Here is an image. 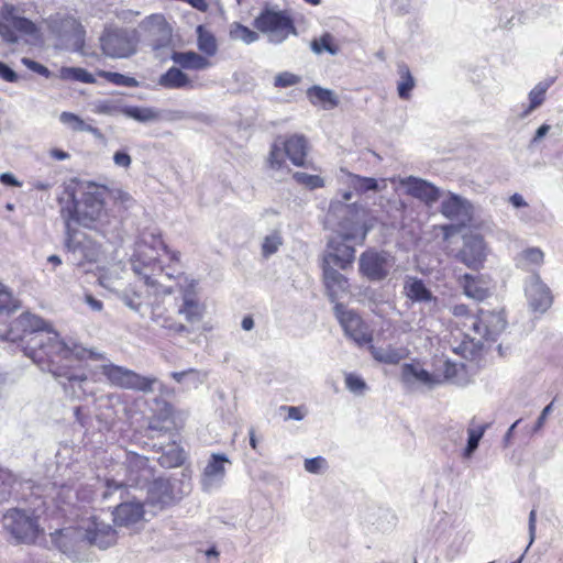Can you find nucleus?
Instances as JSON below:
<instances>
[{"label":"nucleus","instance_id":"nucleus-3","mask_svg":"<svg viewBox=\"0 0 563 563\" xmlns=\"http://www.w3.org/2000/svg\"><path fill=\"white\" fill-rule=\"evenodd\" d=\"M455 317L464 318L461 322L464 340L453 349L464 358L473 357L482 350L484 342L495 341L506 328V318L503 311L481 310L478 314L468 313L465 305H456L452 308Z\"/></svg>","mask_w":563,"mask_h":563},{"label":"nucleus","instance_id":"nucleus-39","mask_svg":"<svg viewBox=\"0 0 563 563\" xmlns=\"http://www.w3.org/2000/svg\"><path fill=\"white\" fill-rule=\"evenodd\" d=\"M488 429V424H478L474 426L473 421L471 422L467 429V444L463 450L462 456L464 459H471L475 451L478 448L479 441L484 437L486 430Z\"/></svg>","mask_w":563,"mask_h":563},{"label":"nucleus","instance_id":"nucleus-29","mask_svg":"<svg viewBox=\"0 0 563 563\" xmlns=\"http://www.w3.org/2000/svg\"><path fill=\"white\" fill-rule=\"evenodd\" d=\"M402 377L406 382H418L429 388L442 384L441 375L431 374L416 364H405L402 367Z\"/></svg>","mask_w":563,"mask_h":563},{"label":"nucleus","instance_id":"nucleus-40","mask_svg":"<svg viewBox=\"0 0 563 563\" xmlns=\"http://www.w3.org/2000/svg\"><path fill=\"white\" fill-rule=\"evenodd\" d=\"M344 173V170L342 169ZM347 176L349 185L358 194H365L367 191H378L382 188L377 179L373 177H363L356 174L345 172Z\"/></svg>","mask_w":563,"mask_h":563},{"label":"nucleus","instance_id":"nucleus-20","mask_svg":"<svg viewBox=\"0 0 563 563\" xmlns=\"http://www.w3.org/2000/svg\"><path fill=\"white\" fill-rule=\"evenodd\" d=\"M86 544H95L100 549H108L117 540L115 530L107 522L92 517L85 526H82Z\"/></svg>","mask_w":563,"mask_h":563},{"label":"nucleus","instance_id":"nucleus-11","mask_svg":"<svg viewBox=\"0 0 563 563\" xmlns=\"http://www.w3.org/2000/svg\"><path fill=\"white\" fill-rule=\"evenodd\" d=\"M140 27L147 33L152 49L158 58L165 59L172 54V27L164 15L152 14L141 22Z\"/></svg>","mask_w":563,"mask_h":563},{"label":"nucleus","instance_id":"nucleus-7","mask_svg":"<svg viewBox=\"0 0 563 563\" xmlns=\"http://www.w3.org/2000/svg\"><path fill=\"white\" fill-rule=\"evenodd\" d=\"M136 30L107 24L99 36L102 54L112 59L129 58L137 51Z\"/></svg>","mask_w":563,"mask_h":563},{"label":"nucleus","instance_id":"nucleus-57","mask_svg":"<svg viewBox=\"0 0 563 563\" xmlns=\"http://www.w3.org/2000/svg\"><path fill=\"white\" fill-rule=\"evenodd\" d=\"M464 369L463 364H456L451 363L450 361H446L444 363V369L443 375H441L442 383L443 382H451L454 384H461L462 380L457 377L459 372H462Z\"/></svg>","mask_w":563,"mask_h":563},{"label":"nucleus","instance_id":"nucleus-9","mask_svg":"<svg viewBox=\"0 0 563 563\" xmlns=\"http://www.w3.org/2000/svg\"><path fill=\"white\" fill-rule=\"evenodd\" d=\"M254 27L274 44L283 43L290 34H296L292 19L286 11L263 10L254 19Z\"/></svg>","mask_w":563,"mask_h":563},{"label":"nucleus","instance_id":"nucleus-19","mask_svg":"<svg viewBox=\"0 0 563 563\" xmlns=\"http://www.w3.org/2000/svg\"><path fill=\"white\" fill-rule=\"evenodd\" d=\"M440 211L445 218L461 225L471 222L473 218V205L466 198L453 192H448L443 197Z\"/></svg>","mask_w":563,"mask_h":563},{"label":"nucleus","instance_id":"nucleus-8","mask_svg":"<svg viewBox=\"0 0 563 563\" xmlns=\"http://www.w3.org/2000/svg\"><path fill=\"white\" fill-rule=\"evenodd\" d=\"M101 374L108 383L122 389H131L145 394L153 393L157 385H162L154 376H142L123 366L107 362L100 366Z\"/></svg>","mask_w":563,"mask_h":563},{"label":"nucleus","instance_id":"nucleus-1","mask_svg":"<svg viewBox=\"0 0 563 563\" xmlns=\"http://www.w3.org/2000/svg\"><path fill=\"white\" fill-rule=\"evenodd\" d=\"M5 339L25 343L24 354L42 371L58 379L73 398L85 399L93 395V384L78 363L85 358L102 360V353L88 350L73 340H63L45 320L31 312L14 319Z\"/></svg>","mask_w":563,"mask_h":563},{"label":"nucleus","instance_id":"nucleus-14","mask_svg":"<svg viewBox=\"0 0 563 563\" xmlns=\"http://www.w3.org/2000/svg\"><path fill=\"white\" fill-rule=\"evenodd\" d=\"M51 29L69 49L80 52L84 48L86 31L74 16L56 15L51 20Z\"/></svg>","mask_w":563,"mask_h":563},{"label":"nucleus","instance_id":"nucleus-45","mask_svg":"<svg viewBox=\"0 0 563 563\" xmlns=\"http://www.w3.org/2000/svg\"><path fill=\"white\" fill-rule=\"evenodd\" d=\"M58 77L63 80H73L85 84L95 82L93 76L79 67H62Z\"/></svg>","mask_w":563,"mask_h":563},{"label":"nucleus","instance_id":"nucleus-37","mask_svg":"<svg viewBox=\"0 0 563 563\" xmlns=\"http://www.w3.org/2000/svg\"><path fill=\"white\" fill-rule=\"evenodd\" d=\"M307 96L312 104H322L324 108H334L338 106L335 93L320 86H312L307 90Z\"/></svg>","mask_w":563,"mask_h":563},{"label":"nucleus","instance_id":"nucleus-2","mask_svg":"<svg viewBox=\"0 0 563 563\" xmlns=\"http://www.w3.org/2000/svg\"><path fill=\"white\" fill-rule=\"evenodd\" d=\"M161 252L169 255L170 261H179V252L169 251L156 231H144L135 241L130 262L133 272L144 280L148 292L155 297L170 295L174 291L172 285L164 284L170 280L173 275L164 273L159 264Z\"/></svg>","mask_w":563,"mask_h":563},{"label":"nucleus","instance_id":"nucleus-38","mask_svg":"<svg viewBox=\"0 0 563 563\" xmlns=\"http://www.w3.org/2000/svg\"><path fill=\"white\" fill-rule=\"evenodd\" d=\"M463 280L464 294L467 297L482 301L489 296V289L483 280L474 278L468 274L463 276Z\"/></svg>","mask_w":563,"mask_h":563},{"label":"nucleus","instance_id":"nucleus-28","mask_svg":"<svg viewBox=\"0 0 563 563\" xmlns=\"http://www.w3.org/2000/svg\"><path fill=\"white\" fill-rule=\"evenodd\" d=\"M151 320L159 328L172 333H189V329L185 324L178 322L159 303H152Z\"/></svg>","mask_w":563,"mask_h":563},{"label":"nucleus","instance_id":"nucleus-53","mask_svg":"<svg viewBox=\"0 0 563 563\" xmlns=\"http://www.w3.org/2000/svg\"><path fill=\"white\" fill-rule=\"evenodd\" d=\"M99 76L117 86L136 87L139 85L134 77H130L120 73L101 70L99 71Z\"/></svg>","mask_w":563,"mask_h":563},{"label":"nucleus","instance_id":"nucleus-22","mask_svg":"<svg viewBox=\"0 0 563 563\" xmlns=\"http://www.w3.org/2000/svg\"><path fill=\"white\" fill-rule=\"evenodd\" d=\"M457 257L467 267L478 269L486 258V246L483 238L479 235L465 236Z\"/></svg>","mask_w":563,"mask_h":563},{"label":"nucleus","instance_id":"nucleus-64","mask_svg":"<svg viewBox=\"0 0 563 563\" xmlns=\"http://www.w3.org/2000/svg\"><path fill=\"white\" fill-rule=\"evenodd\" d=\"M280 410L287 412L286 419L300 421L307 415V409L305 407H295V406H282Z\"/></svg>","mask_w":563,"mask_h":563},{"label":"nucleus","instance_id":"nucleus-61","mask_svg":"<svg viewBox=\"0 0 563 563\" xmlns=\"http://www.w3.org/2000/svg\"><path fill=\"white\" fill-rule=\"evenodd\" d=\"M299 81H300L299 76H297L292 73H289V71H283L275 77L274 85L276 87L286 88V87L295 86Z\"/></svg>","mask_w":563,"mask_h":563},{"label":"nucleus","instance_id":"nucleus-30","mask_svg":"<svg viewBox=\"0 0 563 563\" xmlns=\"http://www.w3.org/2000/svg\"><path fill=\"white\" fill-rule=\"evenodd\" d=\"M172 60L177 64L180 68L188 70H203L211 66V62L192 51L189 52H175L172 51Z\"/></svg>","mask_w":563,"mask_h":563},{"label":"nucleus","instance_id":"nucleus-60","mask_svg":"<svg viewBox=\"0 0 563 563\" xmlns=\"http://www.w3.org/2000/svg\"><path fill=\"white\" fill-rule=\"evenodd\" d=\"M13 488V479L10 474L0 473V504L7 501Z\"/></svg>","mask_w":563,"mask_h":563},{"label":"nucleus","instance_id":"nucleus-63","mask_svg":"<svg viewBox=\"0 0 563 563\" xmlns=\"http://www.w3.org/2000/svg\"><path fill=\"white\" fill-rule=\"evenodd\" d=\"M553 126L549 123L541 124L534 132L532 139L530 140L529 146H536L541 143V141L551 133Z\"/></svg>","mask_w":563,"mask_h":563},{"label":"nucleus","instance_id":"nucleus-49","mask_svg":"<svg viewBox=\"0 0 563 563\" xmlns=\"http://www.w3.org/2000/svg\"><path fill=\"white\" fill-rule=\"evenodd\" d=\"M344 383L346 389L355 396H363L368 389L366 382L354 373H345Z\"/></svg>","mask_w":563,"mask_h":563},{"label":"nucleus","instance_id":"nucleus-17","mask_svg":"<svg viewBox=\"0 0 563 563\" xmlns=\"http://www.w3.org/2000/svg\"><path fill=\"white\" fill-rule=\"evenodd\" d=\"M52 536V542L65 554L74 560L79 559V552L87 548L84 529L77 528H65L57 530Z\"/></svg>","mask_w":563,"mask_h":563},{"label":"nucleus","instance_id":"nucleus-25","mask_svg":"<svg viewBox=\"0 0 563 563\" xmlns=\"http://www.w3.org/2000/svg\"><path fill=\"white\" fill-rule=\"evenodd\" d=\"M144 506L139 500L122 501L113 511V521L119 526L131 527L143 519Z\"/></svg>","mask_w":563,"mask_h":563},{"label":"nucleus","instance_id":"nucleus-34","mask_svg":"<svg viewBox=\"0 0 563 563\" xmlns=\"http://www.w3.org/2000/svg\"><path fill=\"white\" fill-rule=\"evenodd\" d=\"M373 358L383 364H397L406 357L407 351L402 347H395L393 345L387 346H374L369 347Z\"/></svg>","mask_w":563,"mask_h":563},{"label":"nucleus","instance_id":"nucleus-46","mask_svg":"<svg viewBox=\"0 0 563 563\" xmlns=\"http://www.w3.org/2000/svg\"><path fill=\"white\" fill-rule=\"evenodd\" d=\"M59 121L67 125L70 130L77 131V132H93L96 131L95 128L91 125L85 123L84 120H81L77 114L64 111L59 115Z\"/></svg>","mask_w":563,"mask_h":563},{"label":"nucleus","instance_id":"nucleus-4","mask_svg":"<svg viewBox=\"0 0 563 563\" xmlns=\"http://www.w3.org/2000/svg\"><path fill=\"white\" fill-rule=\"evenodd\" d=\"M108 189L95 183L80 184L71 195V202L63 208V213H68V219L77 223L97 228L108 223L109 213L106 208Z\"/></svg>","mask_w":563,"mask_h":563},{"label":"nucleus","instance_id":"nucleus-16","mask_svg":"<svg viewBox=\"0 0 563 563\" xmlns=\"http://www.w3.org/2000/svg\"><path fill=\"white\" fill-rule=\"evenodd\" d=\"M176 285L183 296V301L177 309L178 314L183 316L189 323L201 321L205 313V307L195 295L196 282L184 274H179L177 276Z\"/></svg>","mask_w":563,"mask_h":563},{"label":"nucleus","instance_id":"nucleus-35","mask_svg":"<svg viewBox=\"0 0 563 563\" xmlns=\"http://www.w3.org/2000/svg\"><path fill=\"white\" fill-rule=\"evenodd\" d=\"M397 93L401 100H409L411 92L416 87V79L412 76L409 67L405 63H398L397 65Z\"/></svg>","mask_w":563,"mask_h":563},{"label":"nucleus","instance_id":"nucleus-5","mask_svg":"<svg viewBox=\"0 0 563 563\" xmlns=\"http://www.w3.org/2000/svg\"><path fill=\"white\" fill-rule=\"evenodd\" d=\"M121 468L124 470L125 475L123 478H107L102 498L108 499L113 494H119L122 499L128 494V486H145L147 485L154 474L153 468L148 465V459L140 454L129 452Z\"/></svg>","mask_w":563,"mask_h":563},{"label":"nucleus","instance_id":"nucleus-47","mask_svg":"<svg viewBox=\"0 0 563 563\" xmlns=\"http://www.w3.org/2000/svg\"><path fill=\"white\" fill-rule=\"evenodd\" d=\"M518 266L529 269L532 265H540L543 262V252L540 249L531 247L525 250L518 257Z\"/></svg>","mask_w":563,"mask_h":563},{"label":"nucleus","instance_id":"nucleus-31","mask_svg":"<svg viewBox=\"0 0 563 563\" xmlns=\"http://www.w3.org/2000/svg\"><path fill=\"white\" fill-rule=\"evenodd\" d=\"M404 290L406 296L416 302H433L437 303L438 299L426 286L422 279L408 276L405 280Z\"/></svg>","mask_w":563,"mask_h":563},{"label":"nucleus","instance_id":"nucleus-18","mask_svg":"<svg viewBox=\"0 0 563 563\" xmlns=\"http://www.w3.org/2000/svg\"><path fill=\"white\" fill-rule=\"evenodd\" d=\"M525 294L529 308L533 312L544 313L553 302L550 288L539 275H531L526 282Z\"/></svg>","mask_w":563,"mask_h":563},{"label":"nucleus","instance_id":"nucleus-59","mask_svg":"<svg viewBox=\"0 0 563 563\" xmlns=\"http://www.w3.org/2000/svg\"><path fill=\"white\" fill-rule=\"evenodd\" d=\"M305 471L310 474H322L328 468V462L322 456H317L312 459L305 460Z\"/></svg>","mask_w":563,"mask_h":563},{"label":"nucleus","instance_id":"nucleus-24","mask_svg":"<svg viewBox=\"0 0 563 563\" xmlns=\"http://www.w3.org/2000/svg\"><path fill=\"white\" fill-rule=\"evenodd\" d=\"M322 272L328 297L332 302H336L349 292L347 278L330 265H322Z\"/></svg>","mask_w":563,"mask_h":563},{"label":"nucleus","instance_id":"nucleus-62","mask_svg":"<svg viewBox=\"0 0 563 563\" xmlns=\"http://www.w3.org/2000/svg\"><path fill=\"white\" fill-rule=\"evenodd\" d=\"M21 63L30 70H32L45 78H49L52 76V73L49 71V69L46 66H44L31 58L23 57L21 59Z\"/></svg>","mask_w":563,"mask_h":563},{"label":"nucleus","instance_id":"nucleus-27","mask_svg":"<svg viewBox=\"0 0 563 563\" xmlns=\"http://www.w3.org/2000/svg\"><path fill=\"white\" fill-rule=\"evenodd\" d=\"M147 501L158 508H164L174 501L170 483L164 478H157L148 483Z\"/></svg>","mask_w":563,"mask_h":563},{"label":"nucleus","instance_id":"nucleus-13","mask_svg":"<svg viewBox=\"0 0 563 563\" xmlns=\"http://www.w3.org/2000/svg\"><path fill=\"white\" fill-rule=\"evenodd\" d=\"M394 264L395 260L390 253L367 250L360 256L358 269L368 280L380 282L388 276Z\"/></svg>","mask_w":563,"mask_h":563},{"label":"nucleus","instance_id":"nucleus-56","mask_svg":"<svg viewBox=\"0 0 563 563\" xmlns=\"http://www.w3.org/2000/svg\"><path fill=\"white\" fill-rule=\"evenodd\" d=\"M282 243V236L278 232H273L272 234L267 235L262 244L263 255L265 257H268L272 254L276 253Z\"/></svg>","mask_w":563,"mask_h":563},{"label":"nucleus","instance_id":"nucleus-50","mask_svg":"<svg viewBox=\"0 0 563 563\" xmlns=\"http://www.w3.org/2000/svg\"><path fill=\"white\" fill-rule=\"evenodd\" d=\"M122 268L120 265H113L110 268H102L99 274V283L109 290H115L117 280L120 278Z\"/></svg>","mask_w":563,"mask_h":563},{"label":"nucleus","instance_id":"nucleus-10","mask_svg":"<svg viewBox=\"0 0 563 563\" xmlns=\"http://www.w3.org/2000/svg\"><path fill=\"white\" fill-rule=\"evenodd\" d=\"M3 526L18 542L22 543H33L43 532L38 518L33 512L16 508L4 515Z\"/></svg>","mask_w":563,"mask_h":563},{"label":"nucleus","instance_id":"nucleus-6","mask_svg":"<svg viewBox=\"0 0 563 563\" xmlns=\"http://www.w3.org/2000/svg\"><path fill=\"white\" fill-rule=\"evenodd\" d=\"M368 229L364 225L358 227L353 224L351 229H347L342 223V240L331 239L328 243V247L323 254L322 265L336 266L341 269H346L354 261L355 250L354 247L344 243V241H358L363 243L366 239Z\"/></svg>","mask_w":563,"mask_h":563},{"label":"nucleus","instance_id":"nucleus-52","mask_svg":"<svg viewBox=\"0 0 563 563\" xmlns=\"http://www.w3.org/2000/svg\"><path fill=\"white\" fill-rule=\"evenodd\" d=\"M119 298L131 310L141 313L143 307V298L139 291L134 289H125L119 295Z\"/></svg>","mask_w":563,"mask_h":563},{"label":"nucleus","instance_id":"nucleus-43","mask_svg":"<svg viewBox=\"0 0 563 563\" xmlns=\"http://www.w3.org/2000/svg\"><path fill=\"white\" fill-rule=\"evenodd\" d=\"M229 36L232 41H241L247 45L258 41L260 38L257 32L251 30L250 27L239 22H233L230 24Z\"/></svg>","mask_w":563,"mask_h":563},{"label":"nucleus","instance_id":"nucleus-26","mask_svg":"<svg viewBox=\"0 0 563 563\" xmlns=\"http://www.w3.org/2000/svg\"><path fill=\"white\" fill-rule=\"evenodd\" d=\"M555 77H548L539 81L528 93V104L519 113L520 119L528 118L533 111L539 109L547 99L549 88L554 84Z\"/></svg>","mask_w":563,"mask_h":563},{"label":"nucleus","instance_id":"nucleus-48","mask_svg":"<svg viewBox=\"0 0 563 563\" xmlns=\"http://www.w3.org/2000/svg\"><path fill=\"white\" fill-rule=\"evenodd\" d=\"M20 308V301L12 291L1 284L0 286V313H10Z\"/></svg>","mask_w":563,"mask_h":563},{"label":"nucleus","instance_id":"nucleus-21","mask_svg":"<svg viewBox=\"0 0 563 563\" xmlns=\"http://www.w3.org/2000/svg\"><path fill=\"white\" fill-rule=\"evenodd\" d=\"M231 464L229 457L223 453H212L203 470L201 484L205 490L219 487L225 477V465Z\"/></svg>","mask_w":563,"mask_h":563},{"label":"nucleus","instance_id":"nucleus-51","mask_svg":"<svg viewBox=\"0 0 563 563\" xmlns=\"http://www.w3.org/2000/svg\"><path fill=\"white\" fill-rule=\"evenodd\" d=\"M311 49L316 54H321L323 51L331 55H336L339 53V47L333 43V36L329 33L323 34L319 40L312 41Z\"/></svg>","mask_w":563,"mask_h":563},{"label":"nucleus","instance_id":"nucleus-23","mask_svg":"<svg viewBox=\"0 0 563 563\" xmlns=\"http://www.w3.org/2000/svg\"><path fill=\"white\" fill-rule=\"evenodd\" d=\"M400 184L407 188V192L423 201L426 205H433L441 198V190L433 184L416 177H407L400 180Z\"/></svg>","mask_w":563,"mask_h":563},{"label":"nucleus","instance_id":"nucleus-36","mask_svg":"<svg viewBox=\"0 0 563 563\" xmlns=\"http://www.w3.org/2000/svg\"><path fill=\"white\" fill-rule=\"evenodd\" d=\"M3 18L14 33L19 32L23 35H34L37 31L35 24L26 18L19 16L14 8H8L4 11ZM15 35L18 36V34Z\"/></svg>","mask_w":563,"mask_h":563},{"label":"nucleus","instance_id":"nucleus-32","mask_svg":"<svg viewBox=\"0 0 563 563\" xmlns=\"http://www.w3.org/2000/svg\"><path fill=\"white\" fill-rule=\"evenodd\" d=\"M282 145L294 165H303L307 155V141L302 135H291L287 140H282Z\"/></svg>","mask_w":563,"mask_h":563},{"label":"nucleus","instance_id":"nucleus-44","mask_svg":"<svg viewBox=\"0 0 563 563\" xmlns=\"http://www.w3.org/2000/svg\"><path fill=\"white\" fill-rule=\"evenodd\" d=\"M122 113L128 118H131L135 121L146 123L151 121H155L158 119V113L153 108L147 107H125L122 110Z\"/></svg>","mask_w":563,"mask_h":563},{"label":"nucleus","instance_id":"nucleus-41","mask_svg":"<svg viewBox=\"0 0 563 563\" xmlns=\"http://www.w3.org/2000/svg\"><path fill=\"white\" fill-rule=\"evenodd\" d=\"M170 376L179 384L197 388L207 378V373L196 368H188L181 372H172Z\"/></svg>","mask_w":563,"mask_h":563},{"label":"nucleus","instance_id":"nucleus-54","mask_svg":"<svg viewBox=\"0 0 563 563\" xmlns=\"http://www.w3.org/2000/svg\"><path fill=\"white\" fill-rule=\"evenodd\" d=\"M286 152L282 145V140L277 139L272 145L268 164L273 169H280L285 163Z\"/></svg>","mask_w":563,"mask_h":563},{"label":"nucleus","instance_id":"nucleus-33","mask_svg":"<svg viewBox=\"0 0 563 563\" xmlns=\"http://www.w3.org/2000/svg\"><path fill=\"white\" fill-rule=\"evenodd\" d=\"M158 85L166 89L192 88V81L188 75L178 67H170L158 79Z\"/></svg>","mask_w":563,"mask_h":563},{"label":"nucleus","instance_id":"nucleus-55","mask_svg":"<svg viewBox=\"0 0 563 563\" xmlns=\"http://www.w3.org/2000/svg\"><path fill=\"white\" fill-rule=\"evenodd\" d=\"M294 178L297 183L305 185L309 189L322 188L324 180L318 175H310L303 172H296Z\"/></svg>","mask_w":563,"mask_h":563},{"label":"nucleus","instance_id":"nucleus-15","mask_svg":"<svg viewBox=\"0 0 563 563\" xmlns=\"http://www.w3.org/2000/svg\"><path fill=\"white\" fill-rule=\"evenodd\" d=\"M67 239L66 246L73 254L74 260L78 265L84 262H97L101 255V245L81 231H70L69 222L67 221Z\"/></svg>","mask_w":563,"mask_h":563},{"label":"nucleus","instance_id":"nucleus-58","mask_svg":"<svg viewBox=\"0 0 563 563\" xmlns=\"http://www.w3.org/2000/svg\"><path fill=\"white\" fill-rule=\"evenodd\" d=\"M8 8H13L12 5H3L0 8V35L1 37L9 42V43H15L18 42L19 37L15 35L14 31L10 29V25L7 23L5 19L3 18L4 11Z\"/></svg>","mask_w":563,"mask_h":563},{"label":"nucleus","instance_id":"nucleus-42","mask_svg":"<svg viewBox=\"0 0 563 563\" xmlns=\"http://www.w3.org/2000/svg\"><path fill=\"white\" fill-rule=\"evenodd\" d=\"M197 46L200 52L207 56H214L218 52V43L216 36L203 29L202 25L197 27Z\"/></svg>","mask_w":563,"mask_h":563},{"label":"nucleus","instance_id":"nucleus-12","mask_svg":"<svg viewBox=\"0 0 563 563\" xmlns=\"http://www.w3.org/2000/svg\"><path fill=\"white\" fill-rule=\"evenodd\" d=\"M334 313L347 338L357 345H365L372 342L373 335L368 325L354 310H347L342 303L336 302Z\"/></svg>","mask_w":563,"mask_h":563}]
</instances>
